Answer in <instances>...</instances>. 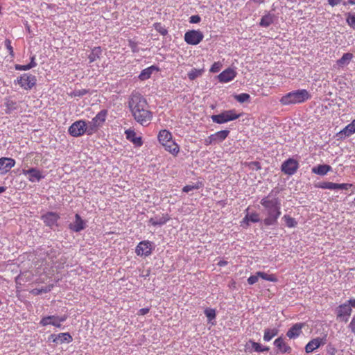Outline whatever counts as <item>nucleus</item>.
I'll use <instances>...</instances> for the list:
<instances>
[{"mask_svg": "<svg viewBox=\"0 0 355 355\" xmlns=\"http://www.w3.org/2000/svg\"><path fill=\"white\" fill-rule=\"evenodd\" d=\"M262 206V213L266 216L263 223L266 226H272L277 223V220L281 216V200L271 193L263 197L260 200Z\"/></svg>", "mask_w": 355, "mask_h": 355, "instance_id": "obj_1", "label": "nucleus"}, {"mask_svg": "<svg viewBox=\"0 0 355 355\" xmlns=\"http://www.w3.org/2000/svg\"><path fill=\"white\" fill-rule=\"evenodd\" d=\"M311 98V95L305 89L290 92L282 96L279 102L283 105L302 103Z\"/></svg>", "mask_w": 355, "mask_h": 355, "instance_id": "obj_2", "label": "nucleus"}, {"mask_svg": "<svg viewBox=\"0 0 355 355\" xmlns=\"http://www.w3.org/2000/svg\"><path fill=\"white\" fill-rule=\"evenodd\" d=\"M128 107L132 114L135 112L139 113V110L148 107V103L146 98L141 94L133 92L129 98Z\"/></svg>", "mask_w": 355, "mask_h": 355, "instance_id": "obj_3", "label": "nucleus"}, {"mask_svg": "<svg viewBox=\"0 0 355 355\" xmlns=\"http://www.w3.org/2000/svg\"><path fill=\"white\" fill-rule=\"evenodd\" d=\"M241 115V114H237L235 110H229L218 114L211 115V119L215 123L223 124L239 119Z\"/></svg>", "mask_w": 355, "mask_h": 355, "instance_id": "obj_4", "label": "nucleus"}, {"mask_svg": "<svg viewBox=\"0 0 355 355\" xmlns=\"http://www.w3.org/2000/svg\"><path fill=\"white\" fill-rule=\"evenodd\" d=\"M138 112H135L132 115L135 120L143 126H147L150 124L153 119V112L148 109V107L139 110Z\"/></svg>", "mask_w": 355, "mask_h": 355, "instance_id": "obj_5", "label": "nucleus"}, {"mask_svg": "<svg viewBox=\"0 0 355 355\" xmlns=\"http://www.w3.org/2000/svg\"><path fill=\"white\" fill-rule=\"evenodd\" d=\"M26 90L32 89L36 84L37 79L34 75L24 73L15 81Z\"/></svg>", "mask_w": 355, "mask_h": 355, "instance_id": "obj_6", "label": "nucleus"}, {"mask_svg": "<svg viewBox=\"0 0 355 355\" xmlns=\"http://www.w3.org/2000/svg\"><path fill=\"white\" fill-rule=\"evenodd\" d=\"M67 319V315H64L62 316L58 315H48L43 317L40 322V324L45 327L51 324L57 328H60L62 322H64Z\"/></svg>", "mask_w": 355, "mask_h": 355, "instance_id": "obj_7", "label": "nucleus"}, {"mask_svg": "<svg viewBox=\"0 0 355 355\" xmlns=\"http://www.w3.org/2000/svg\"><path fill=\"white\" fill-rule=\"evenodd\" d=\"M154 248V243L150 241H142L139 242L136 248L135 253L139 257H148L151 254Z\"/></svg>", "mask_w": 355, "mask_h": 355, "instance_id": "obj_8", "label": "nucleus"}, {"mask_svg": "<svg viewBox=\"0 0 355 355\" xmlns=\"http://www.w3.org/2000/svg\"><path fill=\"white\" fill-rule=\"evenodd\" d=\"M204 38L203 33L199 30L188 31L184 34V41L190 45L198 44Z\"/></svg>", "mask_w": 355, "mask_h": 355, "instance_id": "obj_9", "label": "nucleus"}, {"mask_svg": "<svg viewBox=\"0 0 355 355\" xmlns=\"http://www.w3.org/2000/svg\"><path fill=\"white\" fill-rule=\"evenodd\" d=\"M86 131V121L78 120L73 123L69 128L68 132L70 135L78 137L83 135Z\"/></svg>", "mask_w": 355, "mask_h": 355, "instance_id": "obj_10", "label": "nucleus"}, {"mask_svg": "<svg viewBox=\"0 0 355 355\" xmlns=\"http://www.w3.org/2000/svg\"><path fill=\"white\" fill-rule=\"evenodd\" d=\"M298 168V162L292 158H289L284 161L281 166L282 171L288 175L295 174Z\"/></svg>", "mask_w": 355, "mask_h": 355, "instance_id": "obj_11", "label": "nucleus"}, {"mask_svg": "<svg viewBox=\"0 0 355 355\" xmlns=\"http://www.w3.org/2000/svg\"><path fill=\"white\" fill-rule=\"evenodd\" d=\"M22 173L26 176L28 180L31 182H39L44 178V175L42 173L36 168H31L28 170L23 169Z\"/></svg>", "mask_w": 355, "mask_h": 355, "instance_id": "obj_12", "label": "nucleus"}, {"mask_svg": "<svg viewBox=\"0 0 355 355\" xmlns=\"http://www.w3.org/2000/svg\"><path fill=\"white\" fill-rule=\"evenodd\" d=\"M352 310L350 309V306L349 304H347L346 303L340 304L336 309L337 318L341 321H344L345 322H347L349 317L352 313Z\"/></svg>", "mask_w": 355, "mask_h": 355, "instance_id": "obj_13", "label": "nucleus"}, {"mask_svg": "<svg viewBox=\"0 0 355 355\" xmlns=\"http://www.w3.org/2000/svg\"><path fill=\"white\" fill-rule=\"evenodd\" d=\"M60 218V216L53 211L47 212L46 214L42 216V220L44 221L45 225L51 229L55 226H58V220Z\"/></svg>", "mask_w": 355, "mask_h": 355, "instance_id": "obj_14", "label": "nucleus"}, {"mask_svg": "<svg viewBox=\"0 0 355 355\" xmlns=\"http://www.w3.org/2000/svg\"><path fill=\"white\" fill-rule=\"evenodd\" d=\"M15 160L10 157L0 158V174L5 175L15 165Z\"/></svg>", "mask_w": 355, "mask_h": 355, "instance_id": "obj_15", "label": "nucleus"}, {"mask_svg": "<svg viewBox=\"0 0 355 355\" xmlns=\"http://www.w3.org/2000/svg\"><path fill=\"white\" fill-rule=\"evenodd\" d=\"M237 73L232 68H227L218 76V80L220 83H229L232 81L236 76Z\"/></svg>", "mask_w": 355, "mask_h": 355, "instance_id": "obj_16", "label": "nucleus"}, {"mask_svg": "<svg viewBox=\"0 0 355 355\" xmlns=\"http://www.w3.org/2000/svg\"><path fill=\"white\" fill-rule=\"evenodd\" d=\"M273 345L282 354H289L292 351L291 347L286 343L284 339L282 336L276 338L273 342Z\"/></svg>", "mask_w": 355, "mask_h": 355, "instance_id": "obj_17", "label": "nucleus"}, {"mask_svg": "<svg viewBox=\"0 0 355 355\" xmlns=\"http://www.w3.org/2000/svg\"><path fill=\"white\" fill-rule=\"evenodd\" d=\"M303 323H295L286 332V336L290 339L298 338L302 333Z\"/></svg>", "mask_w": 355, "mask_h": 355, "instance_id": "obj_18", "label": "nucleus"}, {"mask_svg": "<svg viewBox=\"0 0 355 355\" xmlns=\"http://www.w3.org/2000/svg\"><path fill=\"white\" fill-rule=\"evenodd\" d=\"M69 227L73 232H79L85 228V222L76 214L75 220L69 224Z\"/></svg>", "mask_w": 355, "mask_h": 355, "instance_id": "obj_19", "label": "nucleus"}, {"mask_svg": "<svg viewBox=\"0 0 355 355\" xmlns=\"http://www.w3.org/2000/svg\"><path fill=\"white\" fill-rule=\"evenodd\" d=\"M355 133V119L353 120L349 124L346 125L342 130H340L337 136L340 139L348 137Z\"/></svg>", "mask_w": 355, "mask_h": 355, "instance_id": "obj_20", "label": "nucleus"}, {"mask_svg": "<svg viewBox=\"0 0 355 355\" xmlns=\"http://www.w3.org/2000/svg\"><path fill=\"white\" fill-rule=\"evenodd\" d=\"M107 116L106 110H101L91 121L99 128L103 126Z\"/></svg>", "mask_w": 355, "mask_h": 355, "instance_id": "obj_21", "label": "nucleus"}, {"mask_svg": "<svg viewBox=\"0 0 355 355\" xmlns=\"http://www.w3.org/2000/svg\"><path fill=\"white\" fill-rule=\"evenodd\" d=\"M125 134L128 140L133 143L136 146H141L143 144L141 137H137L135 132L128 129L125 131Z\"/></svg>", "mask_w": 355, "mask_h": 355, "instance_id": "obj_22", "label": "nucleus"}, {"mask_svg": "<svg viewBox=\"0 0 355 355\" xmlns=\"http://www.w3.org/2000/svg\"><path fill=\"white\" fill-rule=\"evenodd\" d=\"M170 219L168 214H162V216H156L150 218L148 220L149 224L153 226H162L166 224Z\"/></svg>", "mask_w": 355, "mask_h": 355, "instance_id": "obj_23", "label": "nucleus"}, {"mask_svg": "<svg viewBox=\"0 0 355 355\" xmlns=\"http://www.w3.org/2000/svg\"><path fill=\"white\" fill-rule=\"evenodd\" d=\"M322 345V339L320 338H313L310 340L305 346L306 353H311L315 349L319 348Z\"/></svg>", "mask_w": 355, "mask_h": 355, "instance_id": "obj_24", "label": "nucleus"}, {"mask_svg": "<svg viewBox=\"0 0 355 355\" xmlns=\"http://www.w3.org/2000/svg\"><path fill=\"white\" fill-rule=\"evenodd\" d=\"M158 71L159 68L157 66L152 65L149 67L143 69L139 76V78L141 80H146L150 78L153 73Z\"/></svg>", "mask_w": 355, "mask_h": 355, "instance_id": "obj_25", "label": "nucleus"}, {"mask_svg": "<svg viewBox=\"0 0 355 355\" xmlns=\"http://www.w3.org/2000/svg\"><path fill=\"white\" fill-rule=\"evenodd\" d=\"M331 166L327 164L318 165L317 166L313 167L311 169L312 173L320 175H325L328 172L331 171Z\"/></svg>", "mask_w": 355, "mask_h": 355, "instance_id": "obj_26", "label": "nucleus"}, {"mask_svg": "<svg viewBox=\"0 0 355 355\" xmlns=\"http://www.w3.org/2000/svg\"><path fill=\"white\" fill-rule=\"evenodd\" d=\"M162 146H164L166 150L174 156H176L180 152V146L173 140L169 141Z\"/></svg>", "mask_w": 355, "mask_h": 355, "instance_id": "obj_27", "label": "nucleus"}, {"mask_svg": "<svg viewBox=\"0 0 355 355\" xmlns=\"http://www.w3.org/2000/svg\"><path fill=\"white\" fill-rule=\"evenodd\" d=\"M158 141L162 144L168 142L172 140V134L167 130H162L158 134Z\"/></svg>", "mask_w": 355, "mask_h": 355, "instance_id": "obj_28", "label": "nucleus"}, {"mask_svg": "<svg viewBox=\"0 0 355 355\" xmlns=\"http://www.w3.org/2000/svg\"><path fill=\"white\" fill-rule=\"evenodd\" d=\"M279 329L276 327L266 328L263 334V340L266 342L270 341L275 336H277Z\"/></svg>", "mask_w": 355, "mask_h": 355, "instance_id": "obj_29", "label": "nucleus"}, {"mask_svg": "<svg viewBox=\"0 0 355 355\" xmlns=\"http://www.w3.org/2000/svg\"><path fill=\"white\" fill-rule=\"evenodd\" d=\"M274 19L275 15L270 12H268L262 17L259 25L261 27L267 28L274 22Z\"/></svg>", "mask_w": 355, "mask_h": 355, "instance_id": "obj_30", "label": "nucleus"}, {"mask_svg": "<svg viewBox=\"0 0 355 355\" xmlns=\"http://www.w3.org/2000/svg\"><path fill=\"white\" fill-rule=\"evenodd\" d=\"M230 134V130H223L212 134L214 141L216 144L220 143L226 139Z\"/></svg>", "mask_w": 355, "mask_h": 355, "instance_id": "obj_31", "label": "nucleus"}, {"mask_svg": "<svg viewBox=\"0 0 355 355\" xmlns=\"http://www.w3.org/2000/svg\"><path fill=\"white\" fill-rule=\"evenodd\" d=\"M354 55L351 53H345L343 55L341 58L336 61V64L339 67H343L349 64Z\"/></svg>", "mask_w": 355, "mask_h": 355, "instance_id": "obj_32", "label": "nucleus"}, {"mask_svg": "<svg viewBox=\"0 0 355 355\" xmlns=\"http://www.w3.org/2000/svg\"><path fill=\"white\" fill-rule=\"evenodd\" d=\"M101 54H102L101 48L99 46L94 47L92 50L90 54L88 55V59L89 60V62L92 63V62L96 61V60L99 59Z\"/></svg>", "mask_w": 355, "mask_h": 355, "instance_id": "obj_33", "label": "nucleus"}, {"mask_svg": "<svg viewBox=\"0 0 355 355\" xmlns=\"http://www.w3.org/2000/svg\"><path fill=\"white\" fill-rule=\"evenodd\" d=\"M249 343L252 345V351L256 352H268L269 351V347L266 346H263L259 343H257L252 340H249Z\"/></svg>", "mask_w": 355, "mask_h": 355, "instance_id": "obj_34", "label": "nucleus"}, {"mask_svg": "<svg viewBox=\"0 0 355 355\" xmlns=\"http://www.w3.org/2000/svg\"><path fill=\"white\" fill-rule=\"evenodd\" d=\"M249 221L252 223H258L260 221L259 216L257 213L253 212L251 214L248 213L244 218L243 219V223H246L248 225Z\"/></svg>", "mask_w": 355, "mask_h": 355, "instance_id": "obj_35", "label": "nucleus"}, {"mask_svg": "<svg viewBox=\"0 0 355 355\" xmlns=\"http://www.w3.org/2000/svg\"><path fill=\"white\" fill-rule=\"evenodd\" d=\"M206 317L207 318V320L209 322H211V324H215V322H212L214 320L216 317V312L214 309L207 308L204 311Z\"/></svg>", "mask_w": 355, "mask_h": 355, "instance_id": "obj_36", "label": "nucleus"}, {"mask_svg": "<svg viewBox=\"0 0 355 355\" xmlns=\"http://www.w3.org/2000/svg\"><path fill=\"white\" fill-rule=\"evenodd\" d=\"M57 338H58V343H69L72 341V336L69 333H60L57 334Z\"/></svg>", "mask_w": 355, "mask_h": 355, "instance_id": "obj_37", "label": "nucleus"}, {"mask_svg": "<svg viewBox=\"0 0 355 355\" xmlns=\"http://www.w3.org/2000/svg\"><path fill=\"white\" fill-rule=\"evenodd\" d=\"M204 72L203 69H198L196 68L192 69L189 73H188V78L191 80H194L196 78L201 76Z\"/></svg>", "mask_w": 355, "mask_h": 355, "instance_id": "obj_38", "label": "nucleus"}, {"mask_svg": "<svg viewBox=\"0 0 355 355\" xmlns=\"http://www.w3.org/2000/svg\"><path fill=\"white\" fill-rule=\"evenodd\" d=\"M99 129L94 123H92V121L86 122V131L85 133L87 135H92L96 132Z\"/></svg>", "mask_w": 355, "mask_h": 355, "instance_id": "obj_39", "label": "nucleus"}, {"mask_svg": "<svg viewBox=\"0 0 355 355\" xmlns=\"http://www.w3.org/2000/svg\"><path fill=\"white\" fill-rule=\"evenodd\" d=\"M282 220H284L286 225L290 228L295 227L297 224L295 218L291 217L289 215H284Z\"/></svg>", "mask_w": 355, "mask_h": 355, "instance_id": "obj_40", "label": "nucleus"}, {"mask_svg": "<svg viewBox=\"0 0 355 355\" xmlns=\"http://www.w3.org/2000/svg\"><path fill=\"white\" fill-rule=\"evenodd\" d=\"M257 275H258V276L260 277V278H261L264 280H267V281L271 282H277V279L275 277V275H268L263 272H260V271L257 272Z\"/></svg>", "mask_w": 355, "mask_h": 355, "instance_id": "obj_41", "label": "nucleus"}, {"mask_svg": "<svg viewBox=\"0 0 355 355\" xmlns=\"http://www.w3.org/2000/svg\"><path fill=\"white\" fill-rule=\"evenodd\" d=\"M53 285H48L45 287H43L42 288H35L33 289L31 293L34 295H41L42 293H46L48 292H50L51 289L53 288Z\"/></svg>", "mask_w": 355, "mask_h": 355, "instance_id": "obj_42", "label": "nucleus"}, {"mask_svg": "<svg viewBox=\"0 0 355 355\" xmlns=\"http://www.w3.org/2000/svg\"><path fill=\"white\" fill-rule=\"evenodd\" d=\"M318 187L323 189L336 190V183L331 182H320Z\"/></svg>", "mask_w": 355, "mask_h": 355, "instance_id": "obj_43", "label": "nucleus"}, {"mask_svg": "<svg viewBox=\"0 0 355 355\" xmlns=\"http://www.w3.org/2000/svg\"><path fill=\"white\" fill-rule=\"evenodd\" d=\"M346 21L347 24L355 30V12H348L346 14Z\"/></svg>", "mask_w": 355, "mask_h": 355, "instance_id": "obj_44", "label": "nucleus"}, {"mask_svg": "<svg viewBox=\"0 0 355 355\" xmlns=\"http://www.w3.org/2000/svg\"><path fill=\"white\" fill-rule=\"evenodd\" d=\"M4 104L6 107V113H10L12 110L16 109V103L11 99H6Z\"/></svg>", "mask_w": 355, "mask_h": 355, "instance_id": "obj_45", "label": "nucleus"}, {"mask_svg": "<svg viewBox=\"0 0 355 355\" xmlns=\"http://www.w3.org/2000/svg\"><path fill=\"white\" fill-rule=\"evenodd\" d=\"M154 28L162 35L165 36L168 34V30L161 23L156 22L153 24Z\"/></svg>", "mask_w": 355, "mask_h": 355, "instance_id": "obj_46", "label": "nucleus"}, {"mask_svg": "<svg viewBox=\"0 0 355 355\" xmlns=\"http://www.w3.org/2000/svg\"><path fill=\"white\" fill-rule=\"evenodd\" d=\"M234 98L239 103H243L249 101L250 96L247 93H241L234 96Z\"/></svg>", "mask_w": 355, "mask_h": 355, "instance_id": "obj_47", "label": "nucleus"}, {"mask_svg": "<svg viewBox=\"0 0 355 355\" xmlns=\"http://www.w3.org/2000/svg\"><path fill=\"white\" fill-rule=\"evenodd\" d=\"M200 183H196V184H188L183 187L182 191H183V192L188 193L191 191H193L195 189H200Z\"/></svg>", "mask_w": 355, "mask_h": 355, "instance_id": "obj_48", "label": "nucleus"}, {"mask_svg": "<svg viewBox=\"0 0 355 355\" xmlns=\"http://www.w3.org/2000/svg\"><path fill=\"white\" fill-rule=\"evenodd\" d=\"M221 67L222 64L220 62H216L211 65L209 71L211 73H217L221 69Z\"/></svg>", "mask_w": 355, "mask_h": 355, "instance_id": "obj_49", "label": "nucleus"}, {"mask_svg": "<svg viewBox=\"0 0 355 355\" xmlns=\"http://www.w3.org/2000/svg\"><path fill=\"white\" fill-rule=\"evenodd\" d=\"M5 46L12 58L14 57V51L13 48L11 46V41L9 39H6L5 40Z\"/></svg>", "mask_w": 355, "mask_h": 355, "instance_id": "obj_50", "label": "nucleus"}, {"mask_svg": "<svg viewBox=\"0 0 355 355\" xmlns=\"http://www.w3.org/2000/svg\"><path fill=\"white\" fill-rule=\"evenodd\" d=\"M352 186V185L351 184H347V183H343V184L336 183V190H347Z\"/></svg>", "mask_w": 355, "mask_h": 355, "instance_id": "obj_51", "label": "nucleus"}, {"mask_svg": "<svg viewBox=\"0 0 355 355\" xmlns=\"http://www.w3.org/2000/svg\"><path fill=\"white\" fill-rule=\"evenodd\" d=\"M260 277L258 276L257 275V272L256 273V275H251L250 277H248V283L250 284V285H253L254 284L257 283L259 280V278Z\"/></svg>", "mask_w": 355, "mask_h": 355, "instance_id": "obj_52", "label": "nucleus"}, {"mask_svg": "<svg viewBox=\"0 0 355 355\" xmlns=\"http://www.w3.org/2000/svg\"><path fill=\"white\" fill-rule=\"evenodd\" d=\"M15 69L16 70H18V71H26V70H29L31 69V66H29V64H25V65H22V64H16L15 66Z\"/></svg>", "mask_w": 355, "mask_h": 355, "instance_id": "obj_53", "label": "nucleus"}, {"mask_svg": "<svg viewBox=\"0 0 355 355\" xmlns=\"http://www.w3.org/2000/svg\"><path fill=\"white\" fill-rule=\"evenodd\" d=\"M204 144L205 146L216 144L212 134L205 139Z\"/></svg>", "mask_w": 355, "mask_h": 355, "instance_id": "obj_54", "label": "nucleus"}, {"mask_svg": "<svg viewBox=\"0 0 355 355\" xmlns=\"http://www.w3.org/2000/svg\"><path fill=\"white\" fill-rule=\"evenodd\" d=\"M129 46L133 53L139 52V48L137 46V42L130 40L129 41Z\"/></svg>", "mask_w": 355, "mask_h": 355, "instance_id": "obj_55", "label": "nucleus"}, {"mask_svg": "<svg viewBox=\"0 0 355 355\" xmlns=\"http://www.w3.org/2000/svg\"><path fill=\"white\" fill-rule=\"evenodd\" d=\"M201 18L199 15H192L189 18V22L191 24H198L200 21Z\"/></svg>", "mask_w": 355, "mask_h": 355, "instance_id": "obj_56", "label": "nucleus"}, {"mask_svg": "<svg viewBox=\"0 0 355 355\" xmlns=\"http://www.w3.org/2000/svg\"><path fill=\"white\" fill-rule=\"evenodd\" d=\"M87 93L86 89H78L73 92V95L75 96H83Z\"/></svg>", "mask_w": 355, "mask_h": 355, "instance_id": "obj_57", "label": "nucleus"}, {"mask_svg": "<svg viewBox=\"0 0 355 355\" xmlns=\"http://www.w3.org/2000/svg\"><path fill=\"white\" fill-rule=\"evenodd\" d=\"M349 328L355 334V315L353 316L349 324Z\"/></svg>", "mask_w": 355, "mask_h": 355, "instance_id": "obj_58", "label": "nucleus"}, {"mask_svg": "<svg viewBox=\"0 0 355 355\" xmlns=\"http://www.w3.org/2000/svg\"><path fill=\"white\" fill-rule=\"evenodd\" d=\"M57 337V334H51L49 337V340L58 344V338Z\"/></svg>", "mask_w": 355, "mask_h": 355, "instance_id": "obj_59", "label": "nucleus"}, {"mask_svg": "<svg viewBox=\"0 0 355 355\" xmlns=\"http://www.w3.org/2000/svg\"><path fill=\"white\" fill-rule=\"evenodd\" d=\"M327 1L330 6L334 7L338 5L341 2V0H327Z\"/></svg>", "mask_w": 355, "mask_h": 355, "instance_id": "obj_60", "label": "nucleus"}, {"mask_svg": "<svg viewBox=\"0 0 355 355\" xmlns=\"http://www.w3.org/2000/svg\"><path fill=\"white\" fill-rule=\"evenodd\" d=\"M28 64H29V66H31V69L34 68L37 66V64L35 62V55L31 56V62Z\"/></svg>", "mask_w": 355, "mask_h": 355, "instance_id": "obj_61", "label": "nucleus"}, {"mask_svg": "<svg viewBox=\"0 0 355 355\" xmlns=\"http://www.w3.org/2000/svg\"><path fill=\"white\" fill-rule=\"evenodd\" d=\"M148 312H149L148 308H143L139 311V314L141 315H144L147 314Z\"/></svg>", "mask_w": 355, "mask_h": 355, "instance_id": "obj_62", "label": "nucleus"}, {"mask_svg": "<svg viewBox=\"0 0 355 355\" xmlns=\"http://www.w3.org/2000/svg\"><path fill=\"white\" fill-rule=\"evenodd\" d=\"M345 303L350 306V309H352V307L355 308V299H350Z\"/></svg>", "mask_w": 355, "mask_h": 355, "instance_id": "obj_63", "label": "nucleus"}, {"mask_svg": "<svg viewBox=\"0 0 355 355\" xmlns=\"http://www.w3.org/2000/svg\"><path fill=\"white\" fill-rule=\"evenodd\" d=\"M227 264V262L226 261H223H223H220L218 263V265L219 266H221V267H222V266H226Z\"/></svg>", "mask_w": 355, "mask_h": 355, "instance_id": "obj_64", "label": "nucleus"}]
</instances>
